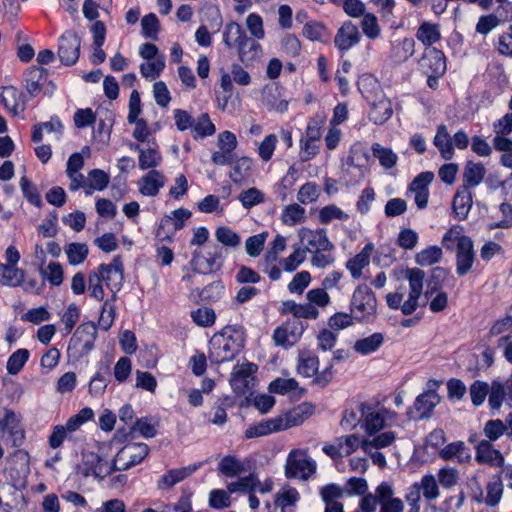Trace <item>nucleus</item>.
Listing matches in <instances>:
<instances>
[{
	"label": "nucleus",
	"instance_id": "f257e3e1",
	"mask_svg": "<svg viewBox=\"0 0 512 512\" xmlns=\"http://www.w3.org/2000/svg\"><path fill=\"white\" fill-rule=\"evenodd\" d=\"M314 412L312 405L303 403L290 411L282 413L274 418L266 419L250 426L245 431L246 438L266 436L268 434L283 431L301 425Z\"/></svg>",
	"mask_w": 512,
	"mask_h": 512
},
{
	"label": "nucleus",
	"instance_id": "f03ea898",
	"mask_svg": "<svg viewBox=\"0 0 512 512\" xmlns=\"http://www.w3.org/2000/svg\"><path fill=\"white\" fill-rule=\"evenodd\" d=\"M244 347L243 333L232 327H226L216 333L209 341V359L221 364L233 360Z\"/></svg>",
	"mask_w": 512,
	"mask_h": 512
},
{
	"label": "nucleus",
	"instance_id": "7ed1b4c3",
	"mask_svg": "<svg viewBox=\"0 0 512 512\" xmlns=\"http://www.w3.org/2000/svg\"><path fill=\"white\" fill-rule=\"evenodd\" d=\"M79 471L84 477L94 476L104 479L116 471L114 458L111 459L106 446H100L96 452L84 451Z\"/></svg>",
	"mask_w": 512,
	"mask_h": 512
},
{
	"label": "nucleus",
	"instance_id": "20e7f679",
	"mask_svg": "<svg viewBox=\"0 0 512 512\" xmlns=\"http://www.w3.org/2000/svg\"><path fill=\"white\" fill-rule=\"evenodd\" d=\"M377 300L375 294L367 286H358L353 292L350 312L358 322H368L375 316Z\"/></svg>",
	"mask_w": 512,
	"mask_h": 512
},
{
	"label": "nucleus",
	"instance_id": "39448f33",
	"mask_svg": "<svg viewBox=\"0 0 512 512\" xmlns=\"http://www.w3.org/2000/svg\"><path fill=\"white\" fill-rule=\"evenodd\" d=\"M317 469L316 462L308 456L305 450L294 449L287 456L285 475L287 478L307 480Z\"/></svg>",
	"mask_w": 512,
	"mask_h": 512
},
{
	"label": "nucleus",
	"instance_id": "423d86ee",
	"mask_svg": "<svg viewBox=\"0 0 512 512\" xmlns=\"http://www.w3.org/2000/svg\"><path fill=\"white\" fill-rule=\"evenodd\" d=\"M440 382L437 380H429L427 383L428 390L418 395L413 408L407 412L408 418L426 419L430 418L434 408L440 403L441 397L437 393Z\"/></svg>",
	"mask_w": 512,
	"mask_h": 512
},
{
	"label": "nucleus",
	"instance_id": "0eeeda50",
	"mask_svg": "<svg viewBox=\"0 0 512 512\" xmlns=\"http://www.w3.org/2000/svg\"><path fill=\"white\" fill-rule=\"evenodd\" d=\"M404 277L409 282V296L401 306L404 315H411L418 308V299L423 291V282L425 272L419 268H408L404 272Z\"/></svg>",
	"mask_w": 512,
	"mask_h": 512
},
{
	"label": "nucleus",
	"instance_id": "6e6552de",
	"mask_svg": "<svg viewBox=\"0 0 512 512\" xmlns=\"http://www.w3.org/2000/svg\"><path fill=\"white\" fill-rule=\"evenodd\" d=\"M149 448L145 443L126 444L114 456L116 471H124L139 464L148 455Z\"/></svg>",
	"mask_w": 512,
	"mask_h": 512
},
{
	"label": "nucleus",
	"instance_id": "1a4fd4ad",
	"mask_svg": "<svg viewBox=\"0 0 512 512\" xmlns=\"http://www.w3.org/2000/svg\"><path fill=\"white\" fill-rule=\"evenodd\" d=\"M366 98L370 105L368 117L374 124L382 125L392 117V103L381 89Z\"/></svg>",
	"mask_w": 512,
	"mask_h": 512
},
{
	"label": "nucleus",
	"instance_id": "9d476101",
	"mask_svg": "<svg viewBox=\"0 0 512 512\" xmlns=\"http://www.w3.org/2000/svg\"><path fill=\"white\" fill-rule=\"evenodd\" d=\"M81 39L74 31L67 30L59 38L58 56L60 61L70 66L76 63L80 55Z\"/></svg>",
	"mask_w": 512,
	"mask_h": 512
},
{
	"label": "nucleus",
	"instance_id": "9b49d317",
	"mask_svg": "<svg viewBox=\"0 0 512 512\" xmlns=\"http://www.w3.org/2000/svg\"><path fill=\"white\" fill-rule=\"evenodd\" d=\"M298 237L306 254L318 250H334V244L328 239L324 229L311 230L303 227L298 231Z\"/></svg>",
	"mask_w": 512,
	"mask_h": 512
},
{
	"label": "nucleus",
	"instance_id": "f8f14e48",
	"mask_svg": "<svg viewBox=\"0 0 512 512\" xmlns=\"http://www.w3.org/2000/svg\"><path fill=\"white\" fill-rule=\"evenodd\" d=\"M304 330L305 327L300 320L286 321L274 330V343L284 348L292 347L301 339Z\"/></svg>",
	"mask_w": 512,
	"mask_h": 512
},
{
	"label": "nucleus",
	"instance_id": "ddd939ff",
	"mask_svg": "<svg viewBox=\"0 0 512 512\" xmlns=\"http://www.w3.org/2000/svg\"><path fill=\"white\" fill-rule=\"evenodd\" d=\"M141 113V99L137 90H133L129 98V113L127 121L130 124H134L135 128L133 131V137L141 142L147 140L150 135V130L146 121L143 118H139Z\"/></svg>",
	"mask_w": 512,
	"mask_h": 512
},
{
	"label": "nucleus",
	"instance_id": "4468645a",
	"mask_svg": "<svg viewBox=\"0 0 512 512\" xmlns=\"http://www.w3.org/2000/svg\"><path fill=\"white\" fill-rule=\"evenodd\" d=\"M222 263L221 248L217 245L213 246V251L209 252L207 257L195 251L191 260L193 270L200 274L216 272L222 267Z\"/></svg>",
	"mask_w": 512,
	"mask_h": 512
},
{
	"label": "nucleus",
	"instance_id": "2eb2a0df",
	"mask_svg": "<svg viewBox=\"0 0 512 512\" xmlns=\"http://www.w3.org/2000/svg\"><path fill=\"white\" fill-rule=\"evenodd\" d=\"M474 258L475 252L472 239L468 236L459 239L456 249V272L459 276H464L469 272Z\"/></svg>",
	"mask_w": 512,
	"mask_h": 512
},
{
	"label": "nucleus",
	"instance_id": "dca6fc26",
	"mask_svg": "<svg viewBox=\"0 0 512 512\" xmlns=\"http://www.w3.org/2000/svg\"><path fill=\"white\" fill-rule=\"evenodd\" d=\"M420 67L425 74L442 76L446 71L445 55L436 48H427L420 60Z\"/></svg>",
	"mask_w": 512,
	"mask_h": 512
},
{
	"label": "nucleus",
	"instance_id": "f3484780",
	"mask_svg": "<svg viewBox=\"0 0 512 512\" xmlns=\"http://www.w3.org/2000/svg\"><path fill=\"white\" fill-rule=\"evenodd\" d=\"M99 281H104L107 286H121L123 280V265L119 256L115 257L109 264H101L96 271Z\"/></svg>",
	"mask_w": 512,
	"mask_h": 512
},
{
	"label": "nucleus",
	"instance_id": "a211bd4d",
	"mask_svg": "<svg viewBox=\"0 0 512 512\" xmlns=\"http://www.w3.org/2000/svg\"><path fill=\"white\" fill-rule=\"evenodd\" d=\"M361 35L358 27L351 21H346L338 29L335 37L334 44L341 51H347L353 46L357 45L360 41Z\"/></svg>",
	"mask_w": 512,
	"mask_h": 512
},
{
	"label": "nucleus",
	"instance_id": "6ab92c4d",
	"mask_svg": "<svg viewBox=\"0 0 512 512\" xmlns=\"http://www.w3.org/2000/svg\"><path fill=\"white\" fill-rule=\"evenodd\" d=\"M475 460L480 464L502 467L504 457L502 453L495 449L492 443L487 440H481L475 447Z\"/></svg>",
	"mask_w": 512,
	"mask_h": 512
},
{
	"label": "nucleus",
	"instance_id": "aec40b11",
	"mask_svg": "<svg viewBox=\"0 0 512 512\" xmlns=\"http://www.w3.org/2000/svg\"><path fill=\"white\" fill-rule=\"evenodd\" d=\"M0 101L13 116H17L25 110L24 95L13 86L0 89Z\"/></svg>",
	"mask_w": 512,
	"mask_h": 512
},
{
	"label": "nucleus",
	"instance_id": "412c9836",
	"mask_svg": "<svg viewBox=\"0 0 512 512\" xmlns=\"http://www.w3.org/2000/svg\"><path fill=\"white\" fill-rule=\"evenodd\" d=\"M165 182L164 175L160 171L152 169L139 180V192L144 196L154 197L164 187Z\"/></svg>",
	"mask_w": 512,
	"mask_h": 512
},
{
	"label": "nucleus",
	"instance_id": "4be33fe9",
	"mask_svg": "<svg viewBox=\"0 0 512 512\" xmlns=\"http://www.w3.org/2000/svg\"><path fill=\"white\" fill-rule=\"evenodd\" d=\"M377 497L380 512H403V502L393 497V489L388 483L383 482L377 487Z\"/></svg>",
	"mask_w": 512,
	"mask_h": 512
},
{
	"label": "nucleus",
	"instance_id": "5701e85b",
	"mask_svg": "<svg viewBox=\"0 0 512 512\" xmlns=\"http://www.w3.org/2000/svg\"><path fill=\"white\" fill-rule=\"evenodd\" d=\"M473 206V195L471 190L465 187H458L453 197L452 208L459 220H465Z\"/></svg>",
	"mask_w": 512,
	"mask_h": 512
},
{
	"label": "nucleus",
	"instance_id": "b1692460",
	"mask_svg": "<svg viewBox=\"0 0 512 512\" xmlns=\"http://www.w3.org/2000/svg\"><path fill=\"white\" fill-rule=\"evenodd\" d=\"M485 175L486 168L482 163L468 161L463 170V184L460 187L471 190L483 182Z\"/></svg>",
	"mask_w": 512,
	"mask_h": 512
},
{
	"label": "nucleus",
	"instance_id": "393cba45",
	"mask_svg": "<svg viewBox=\"0 0 512 512\" xmlns=\"http://www.w3.org/2000/svg\"><path fill=\"white\" fill-rule=\"evenodd\" d=\"M199 467L200 464H193L187 467L169 470L158 481V488L169 489L173 487L177 483L192 475Z\"/></svg>",
	"mask_w": 512,
	"mask_h": 512
},
{
	"label": "nucleus",
	"instance_id": "a878e982",
	"mask_svg": "<svg viewBox=\"0 0 512 512\" xmlns=\"http://www.w3.org/2000/svg\"><path fill=\"white\" fill-rule=\"evenodd\" d=\"M360 410L362 417L364 418V428L368 436H372L386 426L380 409L375 410L369 406L361 404Z\"/></svg>",
	"mask_w": 512,
	"mask_h": 512
},
{
	"label": "nucleus",
	"instance_id": "bb28decb",
	"mask_svg": "<svg viewBox=\"0 0 512 512\" xmlns=\"http://www.w3.org/2000/svg\"><path fill=\"white\" fill-rule=\"evenodd\" d=\"M373 250L372 244H367L357 255L346 262V268L354 279L362 276V270L370 263V256Z\"/></svg>",
	"mask_w": 512,
	"mask_h": 512
},
{
	"label": "nucleus",
	"instance_id": "cd10ccee",
	"mask_svg": "<svg viewBox=\"0 0 512 512\" xmlns=\"http://www.w3.org/2000/svg\"><path fill=\"white\" fill-rule=\"evenodd\" d=\"M131 148L139 151V167L142 170L155 168L162 161V156L155 142L147 149L141 148L138 144H132Z\"/></svg>",
	"mask_w": 512,
	"mask_h": 512
},
{
	"label": "nucleus",
	"instance_id": "c85d7f7f",
	"mask_svg": "<svg viewBox=\"0 0 512 512\" xmlns=\"http://www.w3.org/2000/svg\"><path fill=\"white\" fill-rule=\"evenodd\" d=\"M396 434L393 431H385L382 433H375L366 439L362 440L361 449L364 452H370L373 449L379 450L389 447L396 440Z\"/></svg>",
	"mask_w": 512,
	"mask_h": 512
},
{
	"label": "nucleus",
	"instance_id": "c756f323",
	"mask_svg": "<svg viewBox=\"0 0 512 512\" xmlns=\"http://www.w3.org/2000/svg\"><path fill=\"white\" fill-rule=\"evenodd\" d=\"M433 143L439 150L442 158L445 160H451L454 157L452 137L445 125L438 126Z\"/></svg>",
	"mask_w": 512,
	"mask_h": 512
},
{
	"label": "nucleus",
	"instance_id": "7c9ffc66",
	"mask_svg": "<svg viewBox=\"0 0 512 512\" xmlns=\"http://www.w3.org/2000/svg\"><path fill=\"white\" fill-rule=\"evenodd\" d=\"M415 52V41L412 38H404L392 44L390 58L396 64L407 61Z\"/></svg>",
	"mask_w": 512,
	"mask_h": 512
},
{
	"label": "nucleus",
	"instance_id": "2f4dec72",
	"mask_svg": "<svg viewBox=\"0 0 512 512\" xmlns=\"http://www.w3.org/2000/svg\"><path fill=\"white\" fill-rule=\"evenodd\" d=\"M384 343V335L375 332L368 337H364L355 341L353 349L360 355H369L376 352Z\"/></svg>",
	"mask_w": 512,
	"mask_h": 512
},
{
	"label": "nucleus",
	"instance_id": "473e14b6",
	"mask_svg": "<svg viewBox=\"0 0 512 512\" xmlns=\"http://www.w3.org/2000/svg\"><path fill=\"white\" fill-rule=\"evenodd\" d=\"M263 104L268 110L278 113H283L288 109V101L281 97L277 87H270L264 90Z\"/></svg>",
	"mask_w": 512,
	"mask_h": 512
},
{
	"label": "nucleus",
	"instance_id": "72a5a7b5",
	"mask_svg": "<svg viewBox=\"0 0 512 512\" xmlns=\"http://www.w3.org/2000/svg\"><path fill=\"white\" fill-rule=\"evenodd\" d=\"M247 35L240 24L237 22H230L226 24L223 31V41L228 48H238Z\"/></svg>",
	"mask_w": 512,
	"mask_h": 512
},
{
	"label": "nucleus",
	"instance_id": "f704fd0d",
	"mask_svg": "<svg viewBox=\"0 0 512 512\" xmlns=\"http://www.w3.org/2000/svg\"><path fill=\"white\" fill-rule=\"evenodd\" d=\"M319 366L318 357L309 352L302 351L299 353L297 372L298 374L310 378L317 374Z\"/></svg>",
	"mask_w": 512,
	"mask_h": 512
},
{
	"label": "nucleus",
	"instance_id": "c9c22d12",
	"mask_svg": "<svg viewBox=\"0 0 512 512\" xmlns=\"http://www.w3.org/2000/svg\"><path fill=\"white\" fill-rule=\"evenodd\" d=\"M414 487L421 490L422 496L429 502L436 500L440 496L439 483L432 474H426L420 482L414 483Z\"/></svg>",
	"mask_w": 512,
	"mask_h": 512
},
{
	"label": "nucleus",
	"instance_id": "e433bc0d",
	"mask_svg": "<svg viewBox=\"0 0 512 512\" xmlns=\"http://www.w3.org/2000/svg\"><path fill=\"white\" fill-rule=\"evenodd\" d=\"M46 79L45 70L39 67L30 68L25 75L26 90L31 96L37 95Z\"/></svg>",
	"mask_w": 512,
	"mask_h": 512
},
{
	"label": "nucleus",
	"instance_id": "4c0bfd02",
	"mask_svg": "<svg viewBox=\"0 0 512 512\" xmlns=\"http://www.w3.org/2000/svg\"><path fill=\"white\" fill-rule=\"evenodd\" d=\"M237 51L239 59L246 64L257 60L262 54L261 45L249 37L237 48Z\"/></svg>",
	"mask_w": 512,
	"mask_h": 512
},
{
	"label": "nucleus",
	"instance_id": "58836bf2",
	"mask_svg": "<svg viewBox=\"0 0 512 512\" xmlns=\"http://www.w3.org/2000/svg\"><path fill=\"white\" fill-rule=\"evenodd\" d=\"M24 280V271L17 268L16 265L0 264V281L2 284L18 287Z\"/></svg>",
	"mask_w": 512,
	"mask_h": 512
},
{
	"label": "nucleus",
	"instance_id": "ea45409f",
	"mask_svg": "<svg viewBox=\"0 0 512 512\" xmlns=\"http://www.w3.org/2000/svg\"><path fill=\"white\" fill-rule=\"evenodd\" d=\"M109 175L101 169H93L87 175V183L85 193L92 194L94 191H102L109 184Z\"/></svg>",
	"mask_w": 512,
	"mask_h": 512
},
{
	"label": "nucleus",
	"instance_id": "a19ab883",
	"mask_svg": "<svg viewBox=\"0 0 512 512\" xmlns=\"http://www.w3.org/2000/svg\"><path fill=\"white\" fill-rule=\"evenodd\" d=\"M487 495L483 503L489 507H495L499 504L503 495V482L499 475L492 477L486 486Z\"/></svg>",
	"mask_w": 512,
	"mask_h": 512
},
{
	"label": "nucleus",
	"instance_id": "79ce46f5",
	"mask_svg": "<svg viewBox=\"0 0 512 512\" xmlns=\"http://www.w3.org/2000/svg\"><path fill=\"white\" fill-rule=\"evenodd\" d=\"M74 336L77 341L83 342V348L85 350H90L97 336V327L92 322L83 323L77 328Z\"/></svg>",
	"mask_w": 512,
	"mask_h": 512
},
{
	"label": "nucleus",
	"instance_id": "37998d69",
	"mask_svg": "<svg viewBox=\"0 0 512 512\" xmlns=\"http://www.w3.org/2000/svg\"><path fill=\"white\" fill-rule=\"evenodd\" d=\"M443 252L438 246H429L415 255V262L420 266H431L442 259Z\"/></svg>",
	"mask_w": 512,
	"mask_h": 512
},
{
	"label": "nucleus",
	"instance_id": "c03bdc74",
	"mask_svg": "<svg viewBox=\"0 0 512 512\" xmlns=\"http://www.w3.org/2000/svg\"><path fill=\"white\" fill-rule=\"evenodd\" d=\"M373 156L376 157L381 166L386 169L394 167L397 163L398 156L390 148L382 147L379 143H374L371 147Z\"/></svg>",
	"mask_w": 512,
	"mask_h": 512
},
{
	"label": "nucleus",
	"instance_id": "a18cd8bd",
	"mask_svg": "<svg viewBox=\"0 0 512 512\" xmlns=\"http://www.w3.org/2000/svg\"><path fill=\"white\" fill-rule=\"evenodd\" d=\"M416 37L426 46H431L440 39L439 27L436 24L423 23L416 33Z\"/></svg>",
	"mask_w": 512,
	"mask_h": 512
},
{
	"label": "nucleus",
	"instance_id": "49530a36",
	"mask_svg": "<svg viewBox=\"0 0 512 512\" xmlns=\"http://www.w3.org/2000/svg\"><path fill=\"white\" fill-rule=\"evenodd\" d=\"M252 161L250 158L242 157L238 159L229 174L235 183H241L251 175Z\"/></svg>",
	"mask_w": 512,
	"mask_h": 512
},
{
	"label": "nucleus",
	"instance_id": "de8ad7c7",
	"mask_svg": "<svg viewBox=\"0 0 512 512\" xmlns=\"http://www.w3.org/2000/svg\"><path fill=\"white\" fill-rule=\"evenodd\" d=\"M30 352L27 349L20 348L16 350L11 356L8 358L6 369L8 374L16 375L18 374L25 363L29 359Z\"/></svg>",
	"mask_w": 512,
	"mask_h": 512
},
{
	"label": "nucleus",
	"instance_id": "09e8293b",
	"mask_svg": "<svg viewBox=\"0 0 512 512\" xmlns=\"http://www.w3.org/2000/svg\"><path fill=\"white\" fill-rule=\"evenodd\" d=\"M254 382V377H250L249 375L245 376L238 371L235 372L231 378V386L238 395L252 393Z\"/></svg>",
	"mask_w": 512,
	"mask_h": 512
},
{
	"label": "nucleus",
	"instance_id": "8fccbe9b",
	"mask_svg": "<svg viewBox=\"0 0 512 512\" xmlns=\"http://www.w3.org/2000/svg\"><path fill=\"white\" fill-rule=\"evenodd\" d=\"M165 67V57H158L154 60H147V62L140 65L141 75L150 80L159 77L160 73Z\"/></svg>",
	"mask_w": 512,
	"mask_h": 512
},
{
	"label": "nucleus",
	"instance_id": "3c124183",
	"mask_svg": "<svg viewBox=\"0 0 512 512\" xmlns=\"http://www.w3.org/2000/svg\"><path fill=\"white\" fill-rule=\"evenodd\" d=\"M115 299H116V294L114 293L112 296V299L106 300L103 303V306L101 309L100 317L98 320V325L101 329H103L105 331L108 330L112 326L113 321L115 319V314H116L115 313V305H114Z\"/></svg>",
	"mask_w": 512,
	"mask_h": 512
},
{
	"label": "nucleus",
	"instance_id": "603ef678",
	"mask_svg": "<svg viewBox=\"0 0 512 512\" xmlns=\"http://www.w3.org/2000/svg\"><path fill=\"white\" fill-rule=\"evenodd\" d=\"M68 261L71 265H79L88 255V247L84 243H70L65 248Z\"/></svg>",
	"mask_w": 512,
	"mask_h": 512
},
{
	"label": "nucleus",
	"instance_id": "864d4df0",
	"mask_svg": "<svg viewBox=\"0 0 512 512\" xmlns=\"http://www.w3.org/2000/svg\"><path fill=\"white\" fill-rule=\"evenodd\" d=\"M306 259V250H303L302 247L297 246L294 247L293 252L286 258L282 259L280 264L283 269L287 272L295 271L300 264H302Z\"/></svg>",
	"mask_w": 512,
	"mask_h": 512
},
{
	"label": "nucleus",
	"instance_id": "5fc2aeb1",
	"mask_svg": "<svg viewBox=\"0 0 512 512\" xmlns=\"http://www.w3.org/2000/svg\"><path fill=\"white\" fill-rule=\"evenodd\" d=\"M305 209L298 204L288 205L282 212L281 219L286 225L293 226L304 219Z\"/></svg>",
	"mask_w": 512,
	"mask_h": 512
},
{
	"label": "nucleus",
	"instance_id": "6e6d98bb",
	"mask_svg": "<svg viewBox=\"0 0 512 512\" xmlns=\"http://www.w3.org/2000/svg\"><path fill=\"white\" fill-rule=\"evenodd\" d=\"M268 237L267 232H262L250 236L245 242V249L250 257H258L263 251L265 241Z\"/></svg>",
	"mask_w": 512,
	"mask_h": 512
},
{
	"label": "nucleus",
	"instance_id": "4d7b16f0",
	"mask_svg": "<svg viewBox=\"0 0 512 512\" xmlns=\"http://www.w3.org/2000/svg\"><path fill=\"white\" fill-rule=\"evenodd\" d=\"M216 128L211 122L210 117L207 113L201 114L197 118V122L193 126L194 138L211 136L215 133Z\"/></svg>",
	"mask_w": 512,
	"mask_h": 512
},
{
	"label": "nucleus",
	"instance_id": "13d9d810",
	"mask_svg": "<svg viewBox=\"0 0 512 512\" xmlns=\"http://www.w3.org/2000/svg\"><path fill=\"white\" fill-rule=\"evenodd\" d=\"M171 214V216H166L161 221L160 228L171 224L174 227V230H180L184 227L185 221L191 217V212L184 208L174 210Z\"/></svg>",
	"mask_w": 512,
	"mask_h": 512
},
{
	"label": "nucleus",
	"instance_id": "bf43d9fd",
	"mask_svg": "<svg viewBox=\"0 0 512 512\" xmlns=\"http://www.w3.org/2000/svg\"><path fill=\"white\" fill-rule=\"evenodd\" d=\"M436 479L443 488L451 489L458 483L459 472L456 468L443 467L438 471Z\"/></svg>",
	"mask_w": 512,
	"mask_h": 512
},
{
	"label": "nucleus",
	"instance_id": "052dcab7",
	"mask_svg": "<svg viewBox=\"0 0 512 512\" xmlns=\"http://www.w3.org/2000/svg\"><path fill=\"white\" fill-rule=\"evenodd\" d=\"M141 26L142 34L145 38H150L152 40L157 39L160 26L159 20L155 14L150 13L144 16L141 20Z\"/></svg>",
	"mask_w": 512,
	"mask_h": 512
},
{
	"label": "nucleus",
	"instance_id": "680f3d73",
	"mask_svg": "<svg viewBox=\"0 0 512 512\" xmlns=\"http://www.w3.org/2000/svg\"><path fill=\"white\" fill-rule=\"evenodd\" d=\"M193 321L202 327H209L214 324L216 315L213 309L208 307H200L191 312Z\"/></svg>",
	"mask_w": 512,
	"mask_h": 512
},
{
	"label": "nucleus",
	"instance_id": "e2e57ef3",
	"mask_svg": "<svg viewBox=\"0 0 512 512\" xmlns=\"http://www.w3.org/2000/svg\"><path fill=\"white\" fill-rule=\"evenodd\" d=\"M243 465L233 456L224 457L219 463V470L227 477H234L243 471Z\"/></svg>",
	"mask_w": 512,
	"mask_h": 512
},
{
	"label": "nucleus",
	"instance_id": "0e129e2a",
	"mask_svg": "<svg viewBox=\"0 0 512 512\" xmlns=\"http://www.w3.org/2000/svg\"><path fill=\"white\" fill-rule=\"evenodd\" d=\"M489 405L493 410H498L506 396V390L502 383L498 381H493L491 388L489 390Z\"/></svg>",
	"mask_w": 512,
	"mask_h": 512
},
{
	"label": "nucleus",
	"instance_id": "69168bd1",
	"mask_svg": "<svg viewBox=\"0 0 512 512\" xmlns=\"http://www.w3.org/2000/svg\"><path fill=\"white\" fill-rule=\"evenodd\" d=\"M215 236L220 243L229 247H237L241 242L240 236L226 226L219 227L216 230Z\"/></svg>",
	"mask_w": 512,
	"mask_h": 512
},
{
	"label": "nucleus",
	"instance_id": "338daca9",
	"mask_svg": "<svg viewBox=\"0 0 512 512\" xmlns=\"http://www.w3.org/2000/svg\"><path fill=\"white\" fill-rule=\"evenodd\" d=\"M507 431V426L502 420H489L484 426V434L488 438L487 441H496Z\"/></svg>",
	"mask_w": 512,
	"mask_h": 512
},
{
	"label": "nucleus",
	"instance_id": "774afa93",
	"mask_svg": "<svg viewBox=\"0 0 512 512\" xmlns=\"http://www.w3.org/2000/svg\"><path fill=\"white\" fill-rule=\"evenodd\" d=\"M311 282V274L308 271H301L294 275L291 282L288 284V290L291 293H296L301 295L306 287Z\"/></svg>",
	"mask_w": 512,
	"mask_h": 512
}]
</instances>
